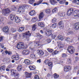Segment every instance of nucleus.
I'll return each instance as SVG.
<instances>
[{
    "label": "nucleus",
    "instance_id": "f257e3e1",
    "mask_svg": "<svg viewBox=\"0 0 79 79\" xmlns=\"http://www.w3.org/2000/svg\"><path fill=\"white\" fill-rule=\"evenodd\" d=\"M11 75L14 76L15 78H19V74L18 73H16V70L12 69L11 70Z\"/></svg>",
    "mask_w": 79,
    "mask_h": 79
},
{
    "label": "nucleus",
    "instance_id": "f03ea898",
    "mask_svg": "<svg viewBox=\"0 0 79 79\" xmlns=\"http://www.w3.org/2000/svg\"><path fill=\"white\" fill-rule=\"evenodd\" d=\"M67 50H68L70 54H73V53L75 51V48L72 46H70L68 47Z\"/></svg>",
    "mask_w": 79,
    "mask_h": 79
},
{
    "label": "nucleus",
    "instance_id": "7ed1b4c3",
    "mask_svg": "<svg viewBox=\"0 0 79 79\" xmlns=\"http://www.w3.org/2000/svg\"><path fill=\"white\" fill-rule=\"evenodd\" d=\"M11 12V10L9 8H7L4 9L2 10V13L4 16H6L7 14L10 13Z\"/></svg>",
    "mask_w": 79,
    "mask_h": 79
},
{
    "label": "nucleus",
    "instance_id": "20e7f679",
    "mask_svg": "<svg viewBox=\"0 0 79 79\" xmlns=\"http://www.w3.org/2000/svg\"><path fill=\"white\" fill-rule=\"evenodd\" d=\"M11 58L12 60H14L16 61L19 60L20 58L19 55L18 53H16V54L12 55Z\"/></svg>",
    "mask_w": 79,
    "mask_h": 79
},
{
    "label": "nucleus",
    "instance_id": "39448f33",
    "mask_svg": "<svg viewBox=\"0 0 79 79\" xmlns=\"http://www.w3.org/2000/svg\"><path fill=\"white\" fill-rule=\"evenodd\" d=\"M17 48L18 50L24 48V43L20 42L18 43Z\"/></svg>",
    "mask_w": 79,
    "mask_h": 79
},
{
    "label": "nucleus",
    "instance_id": "423d86ee",
    "mask_svg": "<svg viewBox=\"0 0 79 79\" xmlns=\"http://www.w3.org/2000/svg\"><path fill=\"white\" fill-rule=\"evenodd\" d=\"M79 17V10H77L74 11L73 14V18L74 19H77Z\"/></svg>",
    "mask_w": 79,
    "mask_h": 79
},
{
    "label": "nucleus",
    "instance_id": "0eeeda50",
    "mask_svg": "<svg viewBox=\"0 0 79 79\" xmlns=\"http://www.w3.org/2000/svg\"><path fill=\"white\" fill-rule=\"evenodd\" d=\"M74 10L73 8L69 9L67 11V15L68 16H70L73 13Z\"/></svg>",
    "mask_w": 79,
    "mask_h": 79
},
{
    "label": "nucleus",
    "instance_id": "6e6552de",
    "mask_svg": "<svg viewBox=\"0 0 79 79\" xmlns=\"http://www.w3.org/2000/svg\"><path fill=\"white\" fill-rule=\"evenodd\" d=\"M30 53V51L28 50H25L23 51L22 54L23 55H27Z\"/></svg>",
    "mask_w": 79,
    "mask_h": 79
},
{
    "label": "nucleus",
    "instance_id": "1a4fd4ad",
    "mask_svg": "<svg viewBox=\"0 0 79 79\" xmlns=\"http://www.w3.org/2000/svg\"><path fill=\"white\" fill-rule=\"evenodd\" d=\"M46 35L47 36H50L52 35V31L49 29H47L46 31Z\"/></svg>",
    "mask_w": 79,
    "mask_h": 79
},
{
    "label": "nucleus",
    "instance_id": "9d476101",
    "mask_svg": "<svg viewBox=\"0 0 79 79\" xmlns=\"http://www.w3.org/2000/svg\"><path fill=\"white\" fill-rule=\"evenodd\" d=\"M37 52L39 55L40 56H43V55H44V52L42 50H37Z\"/></svg>",
    "mask_w": 79,
    "mask_h": 79
},
{
    "label": "nucleus",
    "instance_id": "9b49d317",
    "mask_svg": "<svg viewBox=\"0 0 79 79\" xmlns=\"http://www.w3.org/2000/svg\"><path fill=\"white\" fill-rule=\"evenodd\" d=\"M25 75L26 77L27 78H30V77H31V76H32V73L26 72L25 73Z\"/></svg>",
    "mask_w": 79,
    "mask_h": 79
},
{
    "label": "nucleus",
    "instance_id": "f8f14e48",
    "mask_svg": "<svg viewBox=\"0 0 79 79\" xmlns=\"http://www.w3.org/2000/svg\"><path fill=\"white\" fill-rule=\"evenodd\" d=\"M24 11V9H23V8L22 7V6H20L17 12H19V13H22Z\"/></svg>",
    "mask_w": 79,
    "mask_h": 79
},
{
    "label": "nucleus",
    "instance_id": "ddd939ff",
    "mask_svg": "<svg viewBox=\"0 0 79 79\" xmlns=\"http://www.w3.org/2000/svg\"><path fill=\"white\" fill-rule=\"evenodd\" d=\"M2 31L4 32L5 33H8V31H9V29L8 27H5L3 28Z\"/></svg>",
    "mask_w": 79,
    "mask_h": 79
},
{
    "label": "nucleus",
    "instance_id": "4468645a",
    "mask_svg": "<svg viewBox=\"0 0 79 79\" xmlns=\"http://www.w3.org/2000/svg\"><path fill=\"white\" fill-rule=\"evenodd\" d=\"M71 69V67L70 66H65L64 67V71L67 72Z\"/></svg>",
    "mask_w": 79,
    "mask_h": 79
},
{
    "label": "nucleus",
    "instance_id": "2eb2a0df",
    "mask_svg": "<svg viewBox=\"0 0 79 79\" xmlns=\"http://www.w3.org/2000/svg\"><path fill=\"white\" fill-rule=\"evenodd\" d=\"M74 26L75 30H78L79 29V23H76L74 25Z\"/></svg>",
    "mask_w": 79,
    "mask_h": 79
},
{
    "label": "nucleus",
    "instance_id": "dca6fc26",
    "mask_svg": "<svg viewBox=\"0 0 79 79\" xmlns=\"http://www.w3.org/2000/svg\"><path fill=\"white\" fill-rule=\"evenodd\" d=\"M26 35H27L28 37H30L31 35V33L29 32V31H28L24 33L23 35V37H25Z\"/></svg>",
    "mask_w": 79,
    "mask_h": 79
},
{
    "label": "nucleus",
    "instance_id": "f3484780",
    "mask_svg": "<svg viewBox=\"0 0 79 79\" xmlns=\"http://www.w3.org/2000/svg\"><path fill=\"white\" fill-rule=\"evenodd\" d=\"M25 64H29L31 63V62L30 60L28 59H25L24 60V61L23 62Z\"/></svg>",
    "mask_w": 79,
    "mask_h": 79
},
{
    "label": "nucleus",
    "instance_id": "a211bd4d",
    "mask_svg": "<svg viewBox=\"0 0 79 79\" xmlns=\"http://www.w3.org/2000/svg\"><path fill=\"white\" fill-rule=\"evenodd\" d=\"M58 25L59 26V28H60V29H63V28L64 27V25L61 22H59Z\"/></svg>",
    "mask_w": 79,
    "mask_h": 79
},
{
    "label": "nucleus",
    "instance_id": "6ab92c4d",
    "mask_svg": "<svg viewBox=\"0 0 79 79\" xmlns=\"http://www.w3.org/2000/svg\"><path fill=\"white\" fill-rule=\"evenodd\" d=\"M57 43L58 44V47L59 48H62L64 47V45H63V44H62L61 43L59 42H57Z\"/></svg>",
    "mask_w": 79,
    "mask_h": 79
},
{
    "label": "nucleus",
    "instance_id": "aec40b11",
    "mask_svg": "<svg viewBox=\"0 0 79 79\" xmlns=\"http://www.w3.org/2000/svg\"><path fill=\"white\" fill-rule=\"evenodd\" d=\"M20 19L18 17H16L15 19V23H18L20 22Z\"/></svg>",
    "mask_w": 79,
    "mask_h": 79
},
{
    "label": "nucleus",
    "instance_id": "412c9836",
    "mask_svg": "<svg viewBox=\"0 0 79 79\" xmlns=\"http://www.w3.org/2000/svg\"><path fill=\"white\" fill-rule=\"evenodd\" d=\"M66 40L67 42H69V43H70V42H73V40L72 39H71L69 37H68L66 38Z\"/></svg>",
    "mask_w": 79,
    "mask_h": 79
},
{
    "label": "nucleus",
    "instance_id": "4be33fe9",
    "mask_svg": "<svg viewBox=\"0 0 79 79\" xmlns=\"http://www.w3.org/2000/svg\"><path fill=\"white\" fill-rule=\"evenodd\" d=\"M44 16V14L43 12H41L39 18L40 19H41L43 18Z\"/></svg>",
    "mask_w": 79,
    "mask_h": 79
},
{
    "label": "nucleus",
    "instance_id": "5701e85b",
    "mask_svg": "<svg viewBox=\"0 0 79 79\" xmlns=\"http://www.w3.org/2000/svg\"><path fill=\"white\" fill-rule=\"evenodd\" d=\"M45 12L47 14H49L51 13V10L49 9H46L45 10Z\"/></svg>",
    "mask_w": 79,
    "mask_h": 79
},
{
    "label": "nucleus",
    "instance_id": "b1692460",
    "mask_svg": "<svg viewBox=\"0 0 79 79\" xmlns=\"http://www.w3.org/2000/svg\"><path fill=\"white\" fill-rule=\"evenodd\" d=\"M38 20V19L37 17H33L32 18L31 21L32 22H36Z\"/></svg>",
    "mask_w": 79,
    "mask_h": 79
},
{
    "label": "nucleus",
    "instance_id": "393cba45",
    "mask_svg": "<svg viewBox=\"0 0 79 79\" xmlns=\"http://www.w3.org/2000/svg\"><path fill=\"white\" fill-rule=\"evenodd\" d=\"M35 13V10H33L31 11L29 13V15L31 16H33V15H34Z\"/></svg>",
    "mask_w": 79,
    "mask_h": 79
},
{
    "label": "nucleus",
    "instance_id": "a878e982",
    "mask_svg": "<svg viewBox=\"0 0 79 79\" xmlns=\"http://www.w3.org/2000/svg\"><path fill=\"white\" fill-rule=\"evenodd\" d=\"M17 9H18V8L15 6H13L11 7V10L12 11H16Z\"/></svg>",
    "mask_w": 79,
    "mask_h": 79
},
{
    "label": "nucleus",
    "instance_id": "bb28decb",
    "mask_svg": "<svg viewBox=\"0 0 79 79\" xmlns=\"http://www.w3.org/2000/svg\"><path fill=\"white\" fill-rule=\"evenodd\" d=\"M50 2L52 5H55L56 3V1L55 0H50Z\"/></svg>",
    "mask_w": 79,
    "mask_h": 79
},
{
    "label": "nucleus",
    "instance_id": "cd10ccee",
    "mask_svg": "<svg viewBox=\"0 0 79 79\" xmlns=\"http://www.w3.org/2000/svg\"><path fill=\"white\" fill-rule=\"evenodd\" d=\"M60 53V52L56 51V50L52 53V55H57V54H58Z\"/></svg>",
    "mask_w": 79,
    "mask_h": 79
},
{
    "label": "nucleus",
    "instance_id": "c85d7f7f",
    "mask_svg": "<svg viewBox=\"0 0 79 79\" xmlns=\"http://www.w3.org/2000/svg\"><path fill=\"white\" fill-rule=\"evenodd\" d=\"M15 16V14H11L10 15V18L11 20H13Z\"/></svg>",
    "mask_w": 79,
    "mask_h": 79
},
{
    "label": "nucleus",
    "instance_id": "c756f323",
    "mask_svg": "<svg viewBox=\"0 0 79 79\" xmlns=\"http://www.w3.org/2000/svg\"><path fill=\"white\" fill-rule=\"evenodd\" d=\"M17 70L18 71H21L22 69V65H19L17 66Z\"/></svg>",
    "mask_w": 79,
    "mask_h": 79
},
{
    "label": "nucleus",
    "instance_id": "7c9ffc66",
    "mask_svg": "<svg viewBox=\"0 0 79 79\" xmlns=\"http://www.w3.org/2000/svg\"><path fill=\"white\" fill-rule=\"evenodd\" d=\"M38 25L40 27H44V23L43 22H40L38 23Z\"/></svg>",
    "mask_w": 79,
    "mask_h": 79
},
{
    "label": "nucleus",
    "instance_id": "2f4dec72",
    "mask_svg": "<svg viewBox=\"0 0 79 79\" xmlns=\"http://www.w3.org/2000/svg\"><path fill=\"white\" fill-rule=\"evenodd\" d=\"M5 53L6 54H8L9 55H12V52L11 51H6L5 52Z\"/></svg>",
    "mask_w": 79,
    "mask_h": 79
},
{
    "label": "nucleus",
    "instance_id": "473e14b6",
    "mask_svg": "<svg viewBox=\"0 0 79 79\" xmlns=\"http://www.w3.org/2000/svg\"><path fill=\"white\" fill-rule=\"evenodd\" d=\"M57 38H58L59 40H63L64 39V37L60 35L57 36Z\"/></svg>",
    "mask_w": 79,
    "mask_h": 79
},
{
    "label": "nucleus",
    "instance_id": "72a5a7b5",
    "mask_svg": "<svg viewBox=\"0 0 79 79\" xmlns=\"http://www.w3.org/2000/svg\"><path fill=\"white\" fill-rule=\"evenodd\" d=\"M57 11V8H55L52 10V13H56Z\"/></svg>",
    "mask_w": 79,
    "mask_h": 79
},
{
    "label": "nucleus",
    "instance_id": "f704fd0d",
    "mask_svg": "<svg viewBox=\"0 0 79 79\" xmlns=\"http://www.w3.org/2000/svg\"><path fill=\"white\" fill-rule=\"evenodd\" d=\"M57 27V25H56V23H54L52 24L51 26V27H52L53 29H55V28H56Z\"/></svg>",
    "mask_w": 79,
    "mask_h": 79
},
{
    "label": "nucleus",
    "instance_id": "c9c22d12",
    "mask_svg": "<svg viewBox=\"0 0 79 79\" xmlns=\"http://www.w3.org/2000/svg\"><path fill=\"white\" fill-rule=\"evenodd\" d=\"M30 71H33L35 69V68L33 66H30L29 67Z\"/></svg>",
    "mask_w": 79,
    "mask_h": 79
},
{
    "label": "nucleus",
    "instance_id": "e433bc0d",
    "mask_svg": "<svg viewBox=\"0 0 79 79\" xmlns=\"http://www.w3.org/2000/svg\"><path fill=\"white\" fill-rule=\"evenodd\" d=\"M24 27H20L19 28L18 31L19 32H23V31H24Z\"/></svg>",
    "mask_w": 79,
    "mask_h": 79
},
{
    "label": "nucleus",
    "instance_id": "4c0bfd02",
    "mask_svg": "<svg viewBox=\"0 0 79 79\" xmlns=\"http://www.w3.org/2000/svg\"><path fill=\"white\" fill-rule=\"evenodd\" d=\"M30 57L31 58L34 59V58H35V54H32L30 55Z\"/></svg>",
    "mask_w": 79,
    "mask_h": 79
},
{
    "label": "nucleus",
    "instance_id": "58836bf2",
    "mask_svg": "<svg viewBox=\"0 0 79 79\" xmlns=\"http://www.w3.org/2000/svg\"><path fill=\"white\" fill-rule=\"evenodd\" d=\"M34 2H35V0H29V3L30 4H33Z\"/></svg>",
    "mask_w": 79,
    "mask_h": 79
},
{
    "label": "nucleus",
    "instance_id": "ea45409f",
    "mask_svg": "<svg viewBox=\"0 0 79 79\" xmlns=\"http://www.w3.org/2000/svg\"><path fill=\"white\" fill-rule=\"evenodd\" d=\"M48 65L49 67H51V68H52V63L51 62H49L48 63Z\"/></svg>",
    "mask_w": 79,
    "mask_h": 79
},
{
    "label": "nucleus",
    "instance_id": "a19ab883",
    "mask_svg": "<svg viewBox=\"0 0 79 79\" xmlns=\"http://www.w3.org/2000/svg\"><path fill=\"white\" fill-rule=\"evenodd\" d=\"M56 22V18H54L52 19V23H54Z\"/></svg>",
    "mask_w": 79,
    "mask_h": 79
},
{
    "label": "nucleus",
    "instance_id": "79ce46f5",
    "mask_svg": "<svg viewBox=\"0 0 79 79\" xmlns=\"http://www.w3.org/2000/svg\"><path fill=\"white\" fill-rule=\"evenodd\" d=\"M36 29V25H33L32 27V30L34 31Z\"/></svg>",
    "mask_w": 79,
    "mask_h": 79
},
{
    "label": "nucleus",
    "instance_id": "37998d69",
    "mask_svg": "<svg viewBox=\"0 0 79 79\" xmlns=\"http://www.w3.org/2000/svg\"><path fill=\"white\" fill-rule=\"evenodd\" d=\"M5 65H3V66H2L0 68V69L1 70H3L4 71L5 70Z\"/></svg>",
    "mask_w": 79,
    "mask_h": 79
},
{
    "label": "nucleus",
    "instance_id": "c03bdc74",
    "mask_svg": "<svg viewBox=\"0 0 79 79\" xmlns=\"http://www.w3.org/2000/svg\"><path fill=\"white\" fill-rule=\"evenodd\" d=\"M50 62V60H46L44 62V63L46 64H47L48 62Z\"/></svg>",
    "mask_w": 79,
    "mask_h": 79
},
{
    "label": "nucleus",
    "instance_id": "a18cd8bd",
    "mask_svg": "<svg viewBox=\"0 0 79 79\" xmlns=\"http://www.w3.org/2000/svg\"><path fill=\"white\" fill-rule=\"evenodd\" d=\"M54 77L55 79H56L58 77H59V75H58L56 74L55 73L54 74Z\"/></svg>",
    "mask_w": 79,
    "mask_h": 79
},
{
    "label": "nucleus",
    "instance_id": "49530a36",
    "mask_svg": "<svg viewBox=\"0 0 79 79\" xmlns=\"http://www.w3.org/2000/svg\"><path fill=\"white\" fill-rule=\"evenodd\" d=\"M47 50L49 52H50V53H52V52H53V49H50L48 48L47 49Z\"/></svg>",
    "mask_w": 79,
    "mask_h": 79
},
{
    "label": "nucleus",
    "instance_id": "de8ad7c7",
    "mask_svg": "<svg viewBox=\"0 0 79 79\" xmlns=\"http://www.w3.org/2000/svg\"><path fill=\"white\" fill-rule=\"evenodd\" d=\"M67 55L65 53H63L62 54V56L63 58H66V57H67Z\"/></svg>",
    "mask_w": 79,
    "mask_h": 79
},
{
    "label": "nucleus",
    "instance_id": "09e8293b",
    "mask_svg": "<svg viewBox=\"0 0 79 79\" xmlns=\"http://www.w3.org/2000/svg\"><path fill=\"white\" fill-rule=\"evenodd\" d=\"M3 38L4 37L3 36H1L0 37V42H2L3 40Z\"/></svg>",
    "mask_w": 79,
    "mask_h": 79
},
{
    "label": "nucleus",
    "instance_id": "8fccbe9b",
    "mask_svg": "<svg viewBox=\"0 0 79 79\" xmlns=\"http://www.w3.org/2000/svg\"><path fill=\"white\" fill-rule=\"evenodd\" d=\"M66 2V0H63V1H61L59 2L60 4H63L64 2Z\"/></svg>",
    "mask_w": 79,
    "mask_h": 79
},
{
    "label": "nucleus",
    "instance_id": "3c124183",
    "mask_svg": "<svg viewBox=\"0 0 79 79\" xmlns=\"http://www.w3.org/2000/svg\"><path fill=\"white\" fill-rule=\"evenodd\" d=\"M36 36H37V37H42V35H40L39 33H37L36 34Z\"/></svg>",
    "mask_w": 79,
    "mask_h": 79
},
{
    "label": "nucleus",
    "instance_id": "603ef678",
    "mask_svg": "<svg viewBox=\"0 0 79 79\" xmlns=\"http://www.w3.org/2000/svg\"><path fill=\"white\" fill-rule=\"evenodd\" d=\"M52 37H54V38H55L56 37V34H53L52 35Z\"/></svg>",
    "mask_w": 79,
    "mask_h": 79
},
{
    "label": "nucleus",
    "instance_id": "864d4df0",
    "mask_svg": "<svg viewBox=\"0 0 79 79\" xmlns=\"http://www.w3.org/2000/svg\"><path fill=\"white\" fill-rule=\"evenodd\" d=\"M34 79H39V77L38 75H36L35 76Z\"/></svg>",
    "mask_w": 79,
    "mask_h": 79
},
{
    "label": "nucleus",
    "instance_id": "5fc2aeb1",
    "mask_svg": "<svg viewBox=\"0 0 79 79\" xmlns=\"http://www.w3.org/2000/svg\"><path fill=\"white\" fill-rule=\"evenodd\" d=\"M0 45L2 48H4V46L3 45V44L0 43Z\"/></svg>",
    "mask_w": 79,
    "mask_h": 79
},
{
    "label": "nucleus",
    "instance_id": "6e6d98bb",
    "mask_svg": "<svg viewBox=\"0 0 79 79\" xmlns=\"http://www.w3.org/2000/svg\"><path fill=\"white\" fill-rule=\"evenodd\" d=\"M11 30L13 32H16V29L13 28H12L11 29Z\"/></svg>",
    "mask_w": 79,
    "mask_h": 79
},
{
    "label": "nucleus",
    "instance_id": "4d7b16f0",
    "mask_svg": "<svg viewBox=\"0 0 79 79\" xmlns=\"http://www.w3.org/2000/svg\"><path fill=\"white\" fill-rule=\"evenodd\" d=\"M46 41L48 43H50V42H51V40L50 39H48L46 40Z\"/></svg>",
    "mask_w": 79,
    "mask_h": 79
},
{
    "label": "nucleus",
    "instance_id": "13d9d810",
    "mask_svg": "<svg viewBox=\"0 0 79 79\" xmlns=\"http://www.w3.org/2000/svg\"><path fill=\"white\" fill-rule=\"evenodd\" d=\"M67 61L69 63H71V59L68 58L67 59Z\"/></svg>",
    "mask_w": 79,
    "mask_h": 79
},
{
    "label": "nucleus",
    "instance_id": "bf43d9fd",
    "mask_svg": "<svg viewBox=\"0 0 79 79\" xmlns=\"http://www.w3.org/2000/svg\"><path fill=\"white\" fill-rule=\"evenodd\" d=\"M64 13H61L60 14V16H64Z\"/></svg>",
    "mask_w": 79,
    "mask_h": 79
},
{
    "label": "nucleus",
    "instance_id": "052dcab7",
    "mask_svg": "<svg viewBox=\"0 0 79 79\" xmlns=\"http://www.w3.org/2000/svg\"><path fill=\"white\" fill-rule=\"evenodd\" d=\"M3 19L2 17H0V23H2V21H3Z\"/></svg>",
    "mask_w": 79,
    "mask_h": 79
},
{
    "label": "nucleus",
    "instance_id": "680f3d73",
    "mask_svg": "<svg viewBox=\"0 0 79 79\" xmlns=\"http://www.w3.org/2000/svg\"><path fill=\"white\" fill-rule=\"evenodd\" d=\"M43 2V0H40L39 2L38 3H39L38 5H40V4L42 2Z\"/></svg>",
    "mask_w": 79,
    "mask_h": 79
},
{
    "label": "nucleus",
    "instance_id": "e2e57ef3",
    "mask_svg": "<svg viewBox=\"0 0 79 79\" xmlns=\"http://www.w3.org/2000/svg\"><path fill=\"white\" fill-rule=\"evenodd\" d=\"M37 63H41V60L39 59L37 60Z\"/></svg>",
    "mask_w": 79,
    "mask_h": 79
},
{
    "label": "nucleus",
    "instance_id": "0e129e2a",
    "mask_svg": "<svg viewBox=\"0 0 79 79\" xmlns=\"http://www.w3.org/2000/svg\"><path fill=\"white\" fill-rule=\"evenodd\" d=\"M76 61H79V58L78 57H76L75 58Z\"/></svg>",
    "mask_w": 79,
    "mask_h": 79
},
{
    "label": "nucleus",
    "instance_id": "69168bd1",
    "mask_svg": "<svg viewBox=\"0 0 79 79\" xmlns=\"http://www.w3.org/2000/svg\"><path fill=\"white\" fill-rule=\"evenodd\" d=\"M72 2L73 3H77V0H73V1Z\"/></svg>",
    "mask_w": 79,
    "mask_h": 79
},
{
    "label": "nucleus",
    "instance_id": "338daca9",
    "mask_svg": "<svg viewBox=\"0 0 79 79\" xmlns=\"http://www.w3.org/2000/svg\"><path fill=\"white\" fill-rule=\"evenodd\" d=\"M12 67V65H10L8 67V68H9V69H11V68Z\"/></svg>",
    "mask_w": 79,
    "mask_h": 79
},
{
    "label": "nucleus",
    "instance_id": "774afa93",
    "mask_svg": "<svg viewBox=\"0 0 79 79\" xmlns=\"http://www.w3.org/2000/svg\"><path fill=\"white\" fill-rule=\"evenodd\" d=\"M65 4L66 5H68V2H66Z\"/></svg>",
    "mask_w": 79,
    "mask_h": 79
}]
</instances>
